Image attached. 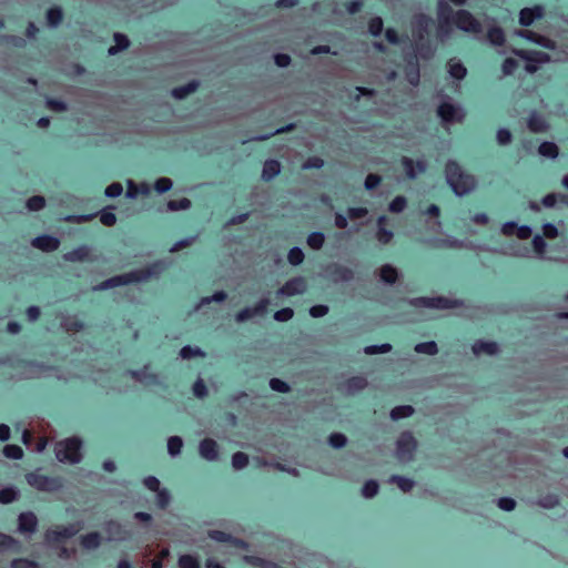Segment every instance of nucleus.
Segmentation results:
<instances>
[{"label":"nucleus","instance_id":"1","mask_svg":"<svg viewBox=\"0 0 568 568\" xmlns=\"http://www.w3.org/2000/svg\"><path fill=\"white\" fill-rule=\"evenodd\" d=\"M445 178L447 184L452 187L457 196H464L477 187V179L475 175L466 172L454 160L447 161L445 165Z\"/></svg>","mask_w":568,"mask_h":568},{"label":"nucleus","instance_id":"2","mask_svg":"<svg viewBox=\"0 0 568 568\" xmlns=\"http://www.w3.org/2000/svg\"><path fill=\"white\" fill-rule=\"evenodd\" d=\"M81 448V438L78 436H72L58 442L54 446V454L60 463L75 465L79 464L83 458Z\"/></svg>","mask_w":568,"mask_h":568},{"label":"nucleus","instance_id":"3","mask_svg":"<svg viewBox=\"0 0 568 568\" xmlns=\"http://www.w3.org/2000/svg\"><path fill=\"white\" fill-rule=\"evenodd\" d=\"M166 268V263L156 261L145 267L132 270L128 273L120 274L122 286L133 283H145L152 278H158Z\"/></svg>","mask_w":568,"mask_h":568},{"label":"nucleus","instance_id":"4","mask_svg":"<svg viewBox=\"0 0 568 568\" xmlns=\"http://www.w3.org/2000/svg\"><path fill=\"white\" fill-rule=\"evenodd\" d=\"M406 303L417 308L453 310L464 306V301L445 296H422L405 300Z\"/></svg>","mask_w":568,"mask_h":568},{"label":"nucleus","instance_id":"5","mask_svg":"<svg viewBox=\"0 0 568 568\" xmlns=\"http://www.w3.org/2000/svg\"><path fill=\"white\" fill-rule=\"evenodd\" d=\"M418 447V442L410 430H405L399 434L395 443V457L400 463H410L415 458V453Z\"/></svg>","mask_w":568,"mask_h":568},{"label":"nucleus","instance_id":"6","mask_svg":"<svg viewBox=\"0 0 568 568\" xmlns=\"http://www.w3.org/2000/svg\"><path fill=\"white\" fill-rule=\"evenodd\" d=\"M27 483L39 491L55 493L64 487L62 477H49L40 473H29L26 475Z\"/></svg>","mask_w":568,"mask_h":568},{"label":"nucleus","instance_id":"7","mask_svg":"<svg viewBox=\"0 0 568 568\" xmlns=\"http://www.w3.org/2000/svg\"><path fill=\"white\" fill-rule=\"evenodd\" d=\"M104 540L108 542H124L133 537V531L116 519H109L102 524Z\"/></svg>","mask_w":568,"mask_h":568},{"label":"nucleus","instance_id":"8","mask_svg":"<svg viewBox=\"0 0 568 568\" xmlns=\"http://www.w3.org/2000/svg\"><path fill=\"white\" fill-rule=\"evenodd\" d=\"M453 24L460 31L474 37L481 34L484 31L480 21L476 19L471 12L465 9L456 10Z\"/></svg>","mask_w":568,"mask_h":568},{"label":"nucleus","instance_id":"9","mask_svg":"<svg viewBox=\"0 0 568 568\" xmlns=\"http://www.w3.org/2000/svg\"><path fill=\"white\" fill-rule=\"evenodd\" d=\"M126 374L145 387H164L162 377L158 373L151 372V364H145L141 369H130Z\"/></svg>","mask_w":568,"mask_h":568},{"label":"nucleus","instance_id":"10","mask_svg":"<svg viewBox=\"0 0 568 568\" xmlns=\"http://www.w3.org/2000/svg\"><path fill=\"white\" fill-rule=\"evenodd\" d=\"M325 276L335 284L348 283L355 278L354 271L341 263H329L325 267Z\"/></svg>","mask_w":568,"mask_h":568},{"label":"nucleus","instance_id":"11","mask_svg":"<svg viewBox=\"0 0 568 568\" xmlns=\"http://www.w3.org/2000/svg\"><path fill=\"white\" fill-rule=\"evenodd\" d=\"M271 301L268 297H262L254 306L244 307L239 313L235 314V322L239 324H243L254 317H262L267 313V306Z\"/></svg>","mask_w":568,"mask_h":568},{"label":"nucleus","instance_id":"12","mask_svg":"<svg viewBox=\"0 0 568 568\" xmlns=\"http://www.w3.org/2000/svg\"><path fill=\"white\" fill-rule=\"evenodd\" d=\"M437 114L447 124L462 122L465 116L464 110L450 101L442 102L437 109Z\"/></svg>","mask_w":568,"mask_h":568},{"label":"nucleus","instance_id":"13","mask_svg":"<svg viewBox=\"0 0 568 568\" xmlns=\"http://www.w3.org/2000/svg\"><path fill=\"white\" fill-rule=\"evenodd\" d=\"M306 281L302 276H296L288 280L281 288L277 290L278 296H294L305 293Z\"/></svg>","mask_w":568,"mask_h":568},{"label":"nucleus","instance_id":"14","mask_svg":"<svg viewBox=\"0 0 568 568\" xmlns=\"http://www.w3.org/2000/svg\"><path fill=\"white\" fill-rule=\"evenodd\" d=\"M471 352L476 357L497 356L500 353V346L494 341L477 339L471 345Z\"/></svg>","mask_w":568,"mask_h":568},{"label":"nucleus","instance_id":"15","mask_svg":"<svg viewBox=\"0 0 568 568\" xmlns=\"http://www.w3.org/2000/svg\"><path fill=\"white\" fill-rule=\"evenodd\" d=\"M38 518L32 511L21 513L18 516V531L24 536H31L37 531Z\"/></svg>","mask_w":568,"mask_h":568},{"label":"nucleus","instance_id":"16","mask_svg":"<svg viewBox=\"0 0 568 568\" xmlns=\"http://www.w3.org/2000/svg\"><path fill=\"white\" fill-rule=\"evenodd\" d=\"M368 385L366 377L353 376L348 378L341 387L339 390L347 396H354L364 390Z\"/></svg>","mask_w":568,"mask_h":568},{"label":"nucleus","instance_id":"17","mask_svg":"<svg viewBox=\"0 0 568 568\" xmlns=\"http://www.w3.org/2000/svg\"><path fill=\"white\" fill-rule=\"evenodd\" d=\"M199 455L207 462H216L219 459V445L212 438H204L199 444Z\"/></svg>","mask_w":568,"mask_h":568},{"label":"nucleus","instance_id":"18","mask_svg":"<svg viewBox=\"0 0 568 568\" xmlns=\"http://www.w3.org/2000/svg\"><path fill=\"white\" fill-rule=\"evenodd\" d=\"M430 22H432V20L424 14H419L414 18L413 31H412L414 42L416 40H425L426 39V36L428 34Z\"/></svg>","mask_w":568,"mask_h":568},{"label":"nucleus","instance_id":"19","mask_svg":"<svg viewBox=\"0 0 568 568\" xmlns=\"http://www.w3.org/2000/svg\"><path fill=\"white\" fill-rule=\"evenodd\" d=\"M78 532V529L73 525L57 527L45 532V539L48 542H55L61 539H68L73 537Z\"/></svg>","mask_w":568,"mask_h":568},{"label":"nucleus","instance_id":"20","mask_svg":"<svg viewBox=\"0 0 568 568\" xmlns=\"http://www.w3.org/2000/svg\"><path fill=\"white\" fill-rule=\"evenodd\" d=\"M514 53L520 59L536 63L537 65L544 64L550 61V55L548 53L535 50H514Z\"/></svg>","mask_w":568,"mask_h":568},{"label":"nucleus","instance_id":"21","mask_svg":"<svg viewBox=\"0 0 568 568\" xmlns=\"http://www.w3.org/2000/svg\"><path fill=\"white\" fill-rule=\"evenodd\" d=\"M31 245L43 252H54L60 246L59 239L51 235H41L31 241Z\"/></svg>","mask_w":568,"mask_h":568},{"label":"nucleus","instance_id":"22","mask_svg":"<svg viewBox=\"0 0 568 568\" xmlns=\"http://www.w3.org/2000/svg\"><path fill=\"white\" fill-rule=\"evenodd\" d=\"M544 16V8L536 6L534 8H524L519 12V23L523 27H529L536 19H540Z\"/></svg>","mask_w":568,"mask_h":568},{"label":"nucleus","instance_id":"23","mask_svg":"<svg viewBox=\"0 0 568 568\" xmlns=\"http://www.w3.org/2000/svg\"><path fill=\"white\" fill-rule=\"evenodd\" d=\"M405 60H406V68H405L406 80L413 87H417L419 84V79H420L418 61L414 57L406 58Z\"/></svg>","mask_w":568,"mask_h":568},{"label":"nucleus","instance_id":"24","mask_svg":"<svg viewBox=\"0 0 568 568\" xmlns=\"http://www.w3.org/2000/svg\"><path fill=\"white\" fill-rule=\"evenodd\" d=\"M414 51L416 59L420 58L423 60H429L435 55L436 48L430 43L428 39L416 40L414 42Z\"/></svg>","mask_w":568,"mask_h":568},{"label":"nucleus","instance_id":"25","mask_svg":"<svg viewBox=\"0 0 568 568\" xmlns=\"http://www.w3.org/2000/svg\"><path fill=\"white\" fill-rule=\"evenodd\" d=\"M53 368L42 363H28L24 366L23 375L26 378H41L52 371Z\"/></svg>","mask_w":568,"mask_h":568},{"label":"nucleus","instance_id":"26","mask_svg":"<svg viewBox=\"0 0 568 568\" xmlns=\"http://www.w3.org/2000/svg\"><path fill=\"white\" fill-rule=\"evenodd\" d=\"M378 277L386 285H394L398 277V270L392 264H384L378 268Z\"/></svg>","mask_w":568,"mask_h":568},{"label":"nucleus","instance_id":"27","mask_svg":"<svg viewBox=\"0 0 568 568\" xmlns=\"http://www.w3.org/2000/svg\"><path fill=\"white\" fill-rule=\"evenodd\" d=\"M432 245L436 248H466L468 247L469 245L465 242V241H462V240H458L456 237H446V239H436V240H433L432 242Z\"/></svg>","mask_w":568,"mask_h":568},{"label":"nucleus","instance_id":"28","mask_svg":"<svg viewBox=\"0 0 568 568\" xmlns=\"http://www.w3.org/2000/svg\"><path fill=\"white\" fill-rule=\"evenodd\" d=\"M91 253V248L88 245H81L65 254H63V260L67 262H84L89 258Z\"/></svg>","mask_w":568,"mask_h":568},{"label":"nucleus","instance_id":"29","mask_svg":"<svg viewBox=\"0 0 568 568\" xmlns=\"http://www.w3.org/2000/svg\"><path fill=\"white\" fill-rule=\"evenodd\" d=\"M280 172L281 163L277 160H267L263 165L261 179L266 182L271 181L277 176Z\"/></svg>","mask_w":568,"mask_h":568},{"label":"nucleus","instance_id":"30","mask_svg":"<svg viewBox=\"0 0 568 568\" xmlns=\"http://www.w3.org/2000/svg\"><path fill=\"white\" fill-rule=\"evenodd\" d=\"M528 129L534 133H542L547 131L548 124L542 115L531 112L527 122Z\"/></svg>","mask_w":568,"mask_h":568},{"label":"nucleus","instance_id":"31","mask_svg":"<svg viewBox=\"0 0 568 568\" xmlns=\"http://www.w3.org/2000/svg\"><path fill=\"white\" fill-rule=\"evenodd\" d=\"M81 546L87 550H95L102 544V537L98 531H92L81 536Z\"/></svg>","mask_w":568,"mask_h":568},{"label":"nucleus","instance_id":"32","mask_svg":"<svg viewBox=\"0 0 568 568\" xmlns=\"http://www.w3.org/2000/svg\"><path fill=\"white\" fill-rule=\"evenodd\" d=\"M456 10H454L446 0H439L437 3V20L454 21Z\"/></svg>","mask_w":568,"mask_h":568},{"label":"nucleus","instance_id":"33","mask_svg":"<svg viewBox=\"0 0 568 568\" xmlns=\"http://www.w3.org/2000/svg\"><path fill=\"white\" fill-rule=\"evenodd\" d=\"M448 73L456 80H463L467 74V69L457 59H450L447 62Z\"/></svg>","mask_w":568,"mask_h":568},{"label":"nucleus","instance_id":"34","mask_svg":"<svg viewBox=\"0 0 568 568\" xmlns=\"http://www.w3.org/2000/svg\"><path fill=\"white\" fill-rule=\"evenodd\" d=\"M199 88L197 81H191L184 85L178 87L172 90V97L176 100H183L189 97L191 93L195 92Z\"/></svg>","mask_w":568,"mask_h":568},{"label":"nucleus","instance_id":"35","mask_svg":"<svg viewBox=\"0 0 568 568\" xmlns=\"http://www.w3.org/2000/svg\"><path fill=\"white\" fill-rule=\"evenodd\" d=\"M113 39H114L115 44L109 48L108 53L110 55H115L120 51L125 50L130 45V40L123 33L115 32L113 34Z\"/></svg>","mask_w":568,"mask_h":568},{"label":"nucleus","instance_id":"36","mask_svg":"<svg viewBox=\"0 0 568 568\" xmlns=\"http://www.w3.org/2000/svg\"><path fill=\"white\" fill-rule=\"evenodd\" d=\"M47 24L49 28H57L63 19V11L60 7H52L47 11Z\"/></svg>","mask_w":568,"mask_h":568},{"label":"nucleus","instance_id":"37","mask_svg":"<svg viewBox=\"0 0 568 568\" xmlns=\"http://www.w3.org/2000/svg\"><path fill=\"white\" fill-rule=\"evenodd\" d=\"M61 327L65 331V332H73V333H77V332H80L84 328V324L83 322H81L78 317L75 316H64L62 320H61Z\"/></svg>","mask_w":568,"mask_h":568},{"label":"nucleus","instance_id":"38","mask_svg":"<svg viewBox=\"0 0 568 568\" xmlns=\"http://www.w3.org/2000/svg\"><path fill=\"white\" fill-rule=\"evenodd\" d=\"M453 26V21H438L436 36L440 42H445L452 37Z\"/></svg>","mask_w":568,"mask_h":568},{"label":"nucleus","instance_id":"39","mask_svg":"<svg viewBox=\"0 0 568 568\" xmlns=\"http://www.w3.org/2000/svg\"><path fill=\"white\" fill-rule=\"evenodd\" d=\"M414 413H415V408L413 406H410V405H400V406L394 407L390 410L389 417L393 420H399V419H403V418L410 417L412 415H414Z\"/></svg>","mask_w":568,"mask_h":568},{"label":"nucleus","instance_id":"40","mask_svg":"<svg viewBox=\"0 0 568 568\" xmlns=\"http://www.w3.org/2000/svg\"><path fill=\"white\" fill-rule=\"evenodd\" d=\"M168 454L175 458L181 454L182 447H183V439L182 437L174 435L168 438Z\"/></svg>","mask_w":568,"mask_h":568},{"label":"nucleus","instance_id":"41","mask_svg":"<svg viewBox=\"0 0 568 568\" xmlns=\"http://www.w3.org/2000/svg\"><path fill=\"white\" fill-rule=\"evenodd\" d=\"M227 298V294L224 292V291H216L213 295L211 296H205V297H202L197 305L195 306V311H200L203 306L205 305H209L213 302L215 303H222L224 302L225 300Z\"/></svg>","mask_w":568,"mask_h":568},{"label":"nucleus","instance_id":"42","mask_svg":"<svg viewBox=\"0 0 568 568\" xmlns=\"http://www.w3.org/2000/svg\"><path fill=\"white\" fill-rule=\"evenodd\" d=\"M20 491L17 487L9 486L0 489V504L7 505L17 500Z\"/></svg>","mask_w":568,"mask_h":568},{"label":"nucleus","instance_id":"43","mask_svg":"<svg viewBox=\"0 0 568 568\" xmlns=\"http://www.w3.org/2000/svg\"><path fill=\"white\" fill-rule=\"evenodd\" d=\"M388 481L396 484L403 493H409L415 486V481L413 479L399 475H393Z\"/></svg>","mask_w":568,"mask_h":568},{"label":"nucleus","instance_id":"44","mask_svg":"<svg viewBox=\"0 0 568 568\" xmlns=\"http://www.w3.org/2000/svg\"><path fill=\"white\" fill-rule=\"evenodd\" d=\"M414 351L418 354H426V355L434 356V355L438 354L439 349H438L436 342L429 341V342H423V343L416 344L414 346Z\"/></svg>","mask_w":568,"mask_h":568},{"label":"nucleus","instance_id":"45","mask_svg":"<svg viewBox=\"0 0 568 568\" xmlns=\"http://www.w3.org/2000/svg\"><path fill=\"white\" fill-rule=\"evenodd\" d=\"M13 549L19 551L20 542L9 535L0 532V552Z\"/></svg>","mask_w":568,"mask_h":568},{"label":"nucleus","instance_id":"46","mask_svg":"<svg viewBox=\"0 0 568 568\" xmlns=\"http://www.w3.org/2000/svg\"><path fill=\"white\" fill-rule=\"evenodd\" d=\"M182 359H191L194 357H205V353L197 346L186 345L180 349L179 353Z\"/></svg>","mask_w":568,"mask_h":568},{"label":"nucleus","instance_id":"47","mask_svg":"<svg viewBox=\"0 0 568 568\" xmlns=\"http://www.w3.org/2000/svg\"><path fill=\"white\" fill-rule=\"evenodd\" d=\"M378 483L374 479H369L363 485L361 494L365 499H372L378 494Z\"/></svg>","mask_w":568,"mask_h":568},{"label":"nucleus","instance_id":"48","mask_svg":"<svg viewBox=\"0 0 568 568\" xmlns=\"http://www.w3.org/2000/svg\"><path fill=\"white\" fill-rule=\"evenodd\" d=\"M487 39L493 45H501L505 42V34L501 28L491 27L487 31Z\"/></svg>","mask_w":568,"mask_h":568},{"label":"nucleus","instance_id":"49","mask_svg":"<svg viewBox=\"0 0 568 568\" xmlns=\"http://www.w3.org/2000/svg\"><path fill=\"white\" fill-rule=\"evenodd\" d=\"M538 152L545 158L556 159L559 154V149L554 142H542L538 148Z\"/></svg>","mask_w":568,"mask_h":568},{"label":"nucleus","instance_id":"50","mask_svg":"<svg viewBox=\"0 0 568 568\" xmlns=\"http://www.w3.org/2000/svg\"><path fill=\"white\" fill-rule=\"evenodd\" d=\"M168 210L171 212L175 211H186L192 206V203L189 199L183 197L180 200H170L166 204Z\"/></svg>","mask_w":568,"mask_h":568},{"label":"nucleus","instance_id":"51","mask_svg":"<svg viewBox=\"0 0 568 568\" xmlns=\"http://www.w3.org/2000/svg\"><path fill=\"white\" fill-rule=\"evenodd\" d=\"M307 245L313 250H320L325 242V235L321 232H313L307 236Z\"/></svg>","mask_w":568,"mask_h":568},{"label":"nucleus","instance_id":"52","mask_svg":"<svg viewBox=\"0 0 568 568\" xmlns=\"http://www.w3.org/2000/svg\"><path fill=\"white\" fill-rule=\"evenodd\" d=\"M248 465V456L245 453L236 452L232 455V467L242 470Z\"/></svg>","mask_w":568,"mask_h":568},{"label":"nucleus","instance_id":"53","mask_svg":"<svg viewBox=\"0 0 568 568\" xmlns=\"http://www.w3.org/2000/svg\"><path fill=\"white\" fill-rule=\"evenodd\" d=\"M304 252L298 246H294L290 250L287 254V261L291 265L297 266L303 263L304 261Z\"/></svg>","mask_w":568,"mask_h":568},{"label":"nucleus","instance_id":"54","mask_svg":"<svg viewBox=\"0 0 568 568\" xmlns=\"http://www.w3.org/2000/svg\"><path fill=\"white\" fill-rule=\"evenodd\" d=\"M118 286H122V281H121L120 275H115L113 277H110V278L101 282L100 284H98L93 287V291H105V290L118 287Z\"/></svg>","mask_w":568,"mask_h":568},{"label":"nucleus","instance_id":"55","mask_svg":"<svg viewBox=\"0 0 568 568\" xmlns=\"http://www.w3.org/2000/svg\"><path fill=\"white\" fill-rule=\"evenodd\" d=\"M27 209L31 212H38L45 206V199L42 195H33L27 201Z\"/></svg>","mask_w":568,"mask_h":568},{"label":"nucleus","instance_id":"56","mask_svg":"<svg viewBox=\"0 0 568 568\" xmlns=\"http://www.w3.org/2000/svg\"><path fill=\"white\" fill-rule=\"evenodd\" d=\"M393 346L388 343H384L381 345H369L364 347V353L366 355H375V354H386L392 351Z\"/></svg>","mask_w":568,"mask_h":568},{"label":"nucleus","instance_id":"57","mask_svg":"<svg viewBox=\"0 0 568 568\" xmlns=\"http://www.w3.org/2000/svg\"><path fill=\"white\" fill-rule=\"evenodd\" d=\"M171 503V494L166 488H161L156 491V506L165 509Z\"/></svg>","mask_w":568,"mask_h":568},{"label":"nucleus","instance_id":"58","mask_svg":"<svg viewBox=\"0 0 568 568\" xmlns=\"http://www.w3.org/2000/svg\"><path fill=\"white\" fill-rule=\"evenodd\" d=\"M328 444L336 449L343 448L347 444V437L342 433H333L328 437Z\"/></svg>","mask_w":568,"mask_h":568},{"label":"nucleus","instance_id":"59","mask_svg":"<svg viewBox=\"0 0 568 568\" xmlns=\"http://www.w3.org/2000/svg\"><path fill=\"white\" fill-rule=\"evenodd\" d=\"M3 455L10 459H21L23 450L18 445H6L3 448Z\"/></svg>","mask_w":568,"mask_h":568},{"label":"nucleus","instance_id":"60","mask_svg":"<svg viewBox=\"0 0 568 568\" xmlns=\"http://www.w3.org/2000/svg\"><path fill=\"white\" fill-rule=\"evenodd\" d=\"M193 395L196 398L203 399L207 396V387L202 378H197L192 387Z\"/></svg>","mask_w":568,"mask_h":568},{"label":"nucleus","instance_id":"61","mask_svg":"<svg viewBox=\"0 0 568 568\" xmlns=\"http://www.w3.org/2000/svg\"><path fill=\"white\" fill-rule=\"evenodd\" d=\"M173 186V182L170 178H159L154 183V190L159 194H163L170 191Z\"/></svg>","mask_w":568,"mask_h":568},{"label":"nucleus","instance_id":"62","mask_svg":"<svg viewBox=\"0 0 568 568\" xmlns=\"http://www.w3.org/2000/svg\"><path fill=\"white\" fill-rule=\"evenodd\" d=\"M178 564L179 568H200L197 559L191 555H182Z\"/></svg>","mask_w":568,"mask_h":568},{"label":"nucleus","instance_id":"63","mask_svg":"<svg viewBox=\"0 0 568 568\" xmlns=\"http://www.w3.org/2000/svg\"><path fill=\"white\" fill-rule=\"evenodd\" d=\"M559 504L557 495H546L538 500V505L545 509H552Z\"/></svg>","mask_w":568,"mask_h":568},{"label":"nucleus","instance_id":"64","mask_svg":"<svg viewBox=\"0 0 568 568\" xmlns=\"http://www.w3.org/2000/svg\"><path fill=\"white\" fill-rule=\"evenodd\" d=\"M406 204V199L403 195H398L389 203L388 210L392 213H400L405 210Z\"/></svg>","mask_w":568,"mask_h":568}]
</instances>
